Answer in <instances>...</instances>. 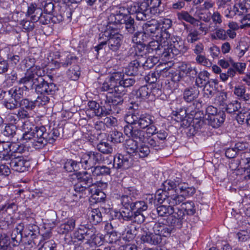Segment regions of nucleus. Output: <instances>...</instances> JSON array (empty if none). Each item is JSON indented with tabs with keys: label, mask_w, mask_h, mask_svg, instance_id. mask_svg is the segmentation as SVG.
<instances>
[{
	"label": "nucleus",
	"mask_w": 250,
	"mask_h": 250,
	"mask_svg": "<svg viewBox=\"0 0 250 250\" xmlns=\"http://www.w3.org/2000/svg\"><path fill=\"white\" fill-rule=\"evenodd\" d=\"M139 7L137 1L129 5L126 3L120 4L117 9L108 16L107 24L119 27L124 24L127 33H134L136 30L135 21L131 15L136 14V18L138 21H145L146 19L144 14L140 12Z\"/></svg>",
	"instance_id": "f03ea898"
},
{
	"label": "nucleus",
	"mask_w": 250,
	"mask_h": 250,
	"mask_svg": "<svg viewBox=\"0 0 250 250\" xmlns=\"http://www.w3.org/2000/svg\"><path fill=\"white\" fill-rule=\"evenodd\" d=\"M240 163L244 165V172L245 178L250 179V153L248 152H244L241 156Z\"/></svg>",
	"instance_id": "79ce46f5"
},
{
	"label": "nucleus",
	"mask_w": 250,
	"mask_h": 250,
	"mask_svg": "<svg viewBox=\"0 0 250 250\" xmlns=\"http://www.w3.org/2000/svg\"><path fill=\"white\" fill-rule=\"evenodd\" d=\"M199 94V90L196 87H192L185 89L184 98L187 102H191L197 99Z\"/></svg>",
	"instance_id": "58836bf2"
},
{
	"label": "nucleus",
	"mask_w": 250,
	"mask_h": 250,
	"mask_svg": "<svg viewBox=\"0 0 250 250\" xmlns=\"http://www.w3.org/2000/svg\"><path fill=\"white\" fill-rule=\"evenodd\" d=\"M111 173V169L105 166L95 167L92 170V176L97 181V185H102L104 182L103 181V178L107 175H109Z\"/></svg>",
	"instance_id": "5701e85b"
},
{
	"label": "nucleus",
	"mask_w": 250,
	"mask_h": 250,
	"mask_svg": "<svg viewBox=\"0 0 250 250\" xmlns=\"http://www.w3.org/2000/svg\"><path fill=\"white\" fill-rule=\"evenodd\" d=\"M89 220L93 225H97L102 221V213L99 208L92 209L89 214Z\"/></svg>",
	"instance_id": "09e8293b"
},
{
	"label": "nucleus",
	"mask_w": 250,
	"mask_h": 250,
	"mask_svg": "<svg viewBox=\"0 0 250 250\" xmlns=\"http://www.w3.org/2000/svg\"><path fill=\"white\" fill-rule=\"evenodd\" d=\"M104 230L106 233L104 235V239L102 241V245L104 241L110 243H116L120 240V234L113 230V228L111 224L106 223L104 226Z\"/></svg>",
	"instance_id": "393cba45"
},
{
	"label": "nucleus",
	"mask_w": 250,
	"mask_h": 250,
	"mask_svg": "<svg viewBox=\"0 0 250 250\" xmlns=\"http://www.w3.org/2000/svg\"><path fill=\"white\" fill-rule=\"evenodd\" d=\"M9 144H16V143L7 142L3 144V150L0 151V163L6 162V163H7V162H9L10 160L11 153L9 149V146H10Z\"/></svg>",
	"instance_id": "a19ab883"
},
{
	"label": "nucleus",
	"mask_w": 250,
	"mask_h": 250,
	"mask_svg": "<svg viewBox=\"0 0 250 250\" xmlns=\"http://www.w3.org/2000/svg\"><path fill=\"white\" fill-rule=\"evenodd\" d=\"M148 206L146 202L142 200L136 201V200L134 201L132 207L134 212H143L146 210Z\"/></svg>",
	"instance_id": "0e129e2a"
},
{
	"label": "nucleus",
	"mask_w": 250,
	"mask_h": 250,
	"mask_svg": "<svg viewBox=\"0 0 250 250\" xmlns=\"http://www.w3.org/2000/svg\"><path fill=\"white\" fill-rule=\"evenodd\" d=\"M183 47L184 42L181 38L178 36L173 37V55H178Z\"/></svg>",
	"instance_id": "5fc2aeb1"
},
{
	"label": "nucleus",
	"mask_w": 250,
	"mask_h": 250,
	"mask_svg": "<svg viewBox=\"0 0 250 250\" xmlns=\"http://www.w3.org/2000/svg\"><path fill=\"white\" fill-rule=\"evenodd\" d=\"M225 114L223 111H219L216 115L208 118L209 123L214 128H217L224 123Z\"/></svg>",
	"instance_id": "4c0bfd02"
},
{
	"label": "nucleus",
	"mask_w": 250,
	"mask_h": 250,
	"mask_svg": "<svg viewBox=\"0 0 250 250\" xmlns=\"http://www.w3.org/2000/svg\"><path fill=\"white\" fill-rule=\"evenodd\" d=\"M128 139H126L125 144H124L125 148V153L132 154L133 156L137 150L139 144L137 140L139 139L134 138L133 137H129Z\"/></svg>",
	"instance_id": "2f4dec72"
},
{
	"label": "nucleus",
	"mask_w": 250,
	"mask_h": 250,
	"mask_svg": "<svg viewBox=\"0 0 250 250\" xmlns=\"http://www.w3.org/2000/svg\"><path fill=\"white\" fill-rule=\"evenodd\" d=\"M35 65V59L29 57L25 58L21 62V67L26 71L30 73L33 72L32 69Z\"/></svg>",
	"instance_id": "338daca9"
},
{
	"label": "nucleus",
	"mask_w": 250,
	"mask_h": 250,
	"mask_svg": "<svg viewBox=\"0 0 250 250\" xmlns=\"http://www.w3.org/2000/svg\"><path fill=\"white\" fill-rule=\"evenodd\" d=\"M17 127L12 124H6L1 132L5 136L12 138L16 134Z\"/></svg>",
	"instance_id": "680f3d73"
},
{
	"label": "nucleus",
	"mask_w": 250,
	"mask_h": 250,
	"mask_svg": "<svg viewBox=\"0 0 250 250\" xmlns=\"http://www.w3.org/2000/svg\"><path fill=\"white\" fill-rule=\"evenodd\" d=\"M159 36L160 35H157L156 37L151 38L152 41L149 42L147 47L148 52L153 53L155 51L156 54L161 57L162 60H168L170 53H172V41L158 38Z\"/></svg>",
	"instance_id": "1a4fd4ad"
},
{
	"label": "nucleus",
	"mask_w": 250,
	"mask_h": 250,
	"mask_svg": "<svg viewBox=\"0 0 250 250\" xmlns=\"http://www.w3.org/2000/svg\"><path fill=\"white\" fill-rule=\"evenodd\" d=\"M76 222V217L72 216L67 218L58 228V232L60 234H67L71 232L75 228Z\"/></svg>",
	"instance_id": "c85d7f7f"
},
{
	"label": "nucleus",
	"mask_w": 250,
	"mask_h": 250,
	"mask_svg": "<svg viewBox=\"0 0 250 250\" xmlns=\"http://www.w3.org/2000/svg\"><path fill=\"white\" fill-rule=\"evenodd\" d=\"M186 188L184 189V191H182V195H178L176 197L173 199V204L174 201H176L177 199H178L179 203H181L184 202L185 199V197L188 196H191L193 195L195 192V189L193 187H188L187 185L186 184Z\"/></svg>",
	"instance_id": "603ef678"
},
{
	"label": "nucleus",
	"mask_w": 250,
	"mask_h": 250,
	"mask_svg": "<svg viewBox=\"0 0 250 250\" xmlns=\"http://www.w3.org/2000/svg\"><path fill=\"white\" fill-rule=\"evenodd\" d=\"M167 136V132L164 130H160L159 132H156V136H153L149 139L148 143L155 150H161L163 148L164 145L163 143L160 142V141L165 140Z\"/></svg>",
	"instance_id": "b1692460"
},
{
	"label": "nucleus",
	"mask_w": 250,
	"mask_h": 250,
	"mask_svg": "<svg viewBox=\"0 0 250 250\" xmlns=\"http://www.w3.org/2000/svg\"><path fill=\"white\" fill-rule=\"evenodd\" d=\"M63 170L67 172H77L82 167L81 161H77L72 159H66L62 163Z\"/></svg>",
	"instance_id": "c756f323"
},
{
	"label": "nucleus",
	"mask_w": 250,
	"mask_h": 250,
	"mask_svg": "<svg viewBox=\"0 0 250 250\" xmlns=\"http://www.w3.org/2000/svg\"><path fill=\"white\" fill-rule=\"evenodd\" d=\"M38 94L39 95L34 100L36 106L41 107L46 105L49 101V97L44 93Z\"/></svg>",
	"instance_id": "774afa93"
},
{
	"label": "nucleus",
	"mask_w": 250,
	"mask_h": 250,
	"mask_svg": "<svg viewBox=\"0 0 250 250\" xmlns=\"http://www.w3.org/2000/svg\"><path fill=\"white\" fill-rule=\"evenodd\" d=\"M140 12L145 16V21L147 20L146 13L148 10L153 15H159L161 13L159 8L161 4V0H137Z\"/></svg>",
	"instance_id": "dca6fc26"
},
{
	"label": "nucleus",
	"mask_w": 250,
	"mask_h": 250,
	"mask_svg": "<svg viewBox=\"0 0 250 250\" xmlns=\"http://www.w3.org/2000/svg\"><path fill=\"white\" fill-rule=\"evenodd\" d=\"M108 139H103L97 145V149L103 154H110L113 151L111 146L107 143Z\"/></svg>",
	"instance_id": "8fccbe9b"
},
{
	"label": "nucleus",
	"mask_w": 250,
	"mask_h": 250,
	"mask_svg": "<svg viewBox=\"0 0 250 250\" xmlns=\"http://www.w3.org/2000/svg\"><path fill=\"white\" fill-rule=\"evenodd\" d=\"M125 75L122 72H114L112 73L110 76V80L118 88L123 89V87L121 86V83L124 79Z\"/></svg>",
	"instance_id": "3c124183"
},
{
	"label": "nucleus",
	"mask_w": 250,
	"mask_h": 250,
	"mask_svg": "<svg viewBox=\"0 0 250 250\" xmlns=\"http://www.w3.org/2000/svg\"><path fill=\"white\" fill-rule=\"evenodd\" d=\"M212 40H226L228 38L226 31L221 28H216L215 32L210 35Z\"/></svg>",
	"instance_id": "69168bd1"
},
{
	"label": "nucleus",
	"mask_w": 250,
	"mask_h": 250,
	"mask_svg": "<svg viewBox=\"0 0 250 250\" xmlns=\"http://www.w3.org/2000/svg\"><path fill=\"white\" fill-rule=\"evenodd\" d=\"M125 209L122 211H114L113 216L115 217V219H117L119 220L123 219L125 221H132L134 214L133 210L132 208Z\"/></svg>",
	"instance_id": "f704fd0d"
},
{
	"label": "nucleus",
	"mask_w": 250,
	"mask_h": 250,
	"mask_svg": "<svg viewBox=\"0 0 250 250\" xmlns=\"http://www.w3.org/2000/svg\"><path fill=\"white\" fill-rule=\"evenodd\" d=\"M134 157L126 153L118 154L114 157L113 165L117 169H127L133 166Z\"/></svg>",
	"instance_id": "6ab92c4d"
},
{
	"label": "nucleus",
	"mask_w": 250,
	"mask_h": 250,
	"mask_svg": "<svg viewBox=\"0 0 250 250\" xmlns=\"http://www.w3.org/2000/svg\"><path fill=\"white\" fill-rule=\"evenodd\" d=\"M234 94L240 100H242L247 104L250 105V88L247 90L246 87L242 85L235 86L233 90Z\"/></svg>",
	"instance_id": "bb28decb"
},
{
	"label": "nucleus",
	"mask_w": 250,
	"mask_h": 250,
	"mask_svg": "<svg viewBox=\"0 0 250 250\" xmlns=\"http://www.w3.org/2000/svg\"><path fill=\"white\" fill-rule=\"evenodd\" d=\"M137 226L134 223H129L123 231L124 238L128 242L132 240L137 235Z\"/></svg>",
	"instance_id": "473e14b6"
},
{
	"label": "nucleus",
	"mask_w": 250,
	"mask_h": 250,
	"mask_svg": "<svg viewBox=\"0 0 250 250\" xmlns=\"http://www.w3.org/2000/svg\"><path fill=\"white\" fill-rule=\"evenodd\" d=\"M23 131L20 141L33 140L32 146L35 149L43 148L48 143L53 144L60 136V130L58 128H53L47 131L44 125H35L29 121L23 122L21 126Z\"/></svg>",
	"instance_id": "f257e3e1"
},
{
	"label": "nucleus",
	"mask_w": 250,
	"mask_h": 250,
	"mask_svg": "<svg viewBox=\"0 0 250 250\" xmlns=\"http://www.w3.org/2000/svg\"><path fill=\"white\" fill-rule=\"evenodd\" d=\"M163 188L158 189L154 195H151L148 200L150 204L158 206L163 203L169 204L172 199V197L169 194L168 191L172 189V183L170 180L168 182L165 181L163 183Z\"/></svg>",
	"instance_id": "4468645a"
},
{
	"label": "nucleus",
	"mask_w": 250,
	"mask_h": 250,
	"mask_svg": "<svg viewBox=\"0 0 250 250\" xmlns=\"http://www.w3.org/2000/svg\"><path fill=\"white\" fill-rule=\"evenodd\" d=\"M82 168L89 169L94 168L97 164L103 161L102 155L97 152L89 151L83 154L81 157Z\"/></svg>",
	"instance_id": "2eb2a0df"
},
{
	"label": "nucleus",
	"mask_w": 250,
	"mask_h": 250,
	"mask_svg": "<svg viewBox=\"0 0 250 250\" xmlns=\"http://www.w3.org/2000/svg\"><path fill=\"white\" fill-rule=\"evenodd\" d=\"M159 28H160V36L159 38H162L163 40H168L171 41L172 38H170L171 34L168 30L172 26V21L169 19L160 17L159 20H157Z\"/></svg>",
	"instance_id": "4be33fe9"
},
{
	"label": "nucleus",
	"mask_w": 250,
	"mask_h": 250,
	"mask_svg": "<svg viewBox=\"0 0 250 250\" xmlns=\"http://www.w3.org/2000/svg\"><path fill=\"white\" fill-rule=\"evenodd\" d=\"M178 18L179 20H184L190 23L194 27H198L197 32L200 35H206L208 31L207 25L200 21L199 20L194 18L186 11H182L177 13Z\"/></svg>",
	"instance_id": "f3484780"
},
{
	"label": "nucleus",
	"mask_w": 250,
	"mask_h": 250,
	"mask_svg": "<svg viewBox=\"0 0 250 250\" xmlns=\"http://www.w3.org/2000/svg\"><path fill=\"white\" fill-rule=\"evenodd\" d=\"M26 85L22 87L15 86L7 91L8 97L4 101L5 107L8 109H16L18 104L23 97L24 91L28 90Z\"/></svg>",
	"instance_id": "ddd939ff"
},
{
	"label": "nucleus",
	"mask_w": 250,
	"mask_h": 250,
	"mask_svg": "<svg viewBox=\"0 0 250 250\" xmlns=\"http://www.w3.org/2000/svg\"><path fill=\"white\" fill-rule=\"evenodd\" d=\"M73 237L79 241L86 240L85 247H95L102 245L103 235L97 232L91 224L80 225L73 233Z\"/></svg>",
	"instance_id": "39448f33"
},
{
	"label": "nucleus",
	"mask_w": 250,
	"mask_h": 250,
	"mask_svg": "<svg viewBox=\"0 0 250 250\" xmlns=\"http://www.w3.org/2000/svg\"><path fill=\"white\" fill-rule=\"evenodd\" d=\"M241 108V104L237 100H233L226 104L225 110L228 113H234Z\"/></svg>",
	"instance_id": "4d7b16f0"
},
{
	"label": "nucleus",
	"mask_w": 250,
	"mask_h": 250,
	"mask_svg": "<svg viewBox=\"0 0 250 250\" xmlns=\"http://www.w3.org/2000/svg\"><path fill=\"white\" fill-rule=\"evenodd\" d=\"M209 74L206 71L200 72L196 80V83L198 86L202 87L208 82Z\"/></svg>",
	"instance_id": "13d9d810"
},
{
	"label": "nucleus",
	"mask_w": 250,
	"mask_h": 250,
	"mask_svg": "<svg viewBox=\"0 0 250 250\" xmlns=\"http://www.w3.org/2000/svg\"><path fill=\"white\" fill-rule=\"evenodd\" d=\"M119 27L107 24L105 29L101 32V39L106 40L110 50L117 52L120 48L124 39V36L119 32Z\"/></svg>",
	"instance_id": "6e6552de"
},
{
	"label": "nucleus",
	"mask_w": 250,
	"mask_h": 250,
	"mask_svg": "<svg viewBox=\"0 0 250 250\" xmlns=\"http://www.w3.org/2000/svg\"><path fill=\"white\" fill-rule=\"evenodd\" d=\"M9 144L10 146L9 149L11 154L10 160L7 163L11 168L16 171L23 172L28 170L30 167L29 162L22 154L28 151L29 146L20 143Z\"/></svg>",
	"instance_id": "20e7f679"
},
{
	"label": "nucleus",
	"mask_w": 250,
	"mask_h": 250,
	"mask_svg": "<svg viewBox=\"0 0 250 250\" xmlns=\"http://www.w3.org/2000/svg\"><path fill=\"white\" fill-rule=\"evenodd\" d=\"M165 227L161 233V237H167L170 236L172 231V216L164 218Z\"/></svg>",
	"instance_id": "864d4df0"
},
{
	"label": "nucleus",
	"mask_w": 250,
	"mask_h": 250,
	"mask_svg": "<svg viewBox=\"0 0 250 250\" xmlns=\"http://www.w3.org/2000/svg\"><path fill=\"white\" fill-rule=\"evenodd\" d=\"M51 69H59L61 67L67 68L77 64L78 57L70 52L63 51L51 52L48 56Z\"/></svg>",
	"instance_id": "0eeeda50"
},
{
	"label": "nucleus",
	"mask_w": 250,
	"mask_h": 250,
	"mask_svg": "<svg viewBox=\"0 0 250 250\" xmlns=\"http://www.w3.org/2000/svg\"><path fill=\"white\" fill-rule=\"evenodd\" d=\"M143 32L145 35H146L151 38H154L157 35H160V28L157 20H152L147 21L144 27Z\"/></svg>",
	"instance_id": "a878e982"
},
{
	"label": "nucleus",
	"mask_w": 250,
	"mask_h": 250,
	"mask_svg": "<svg viewBox=\"0 0 250 250\" xmlns=\"http://www.w3.org/2000/svg\"><path fill=\"white\" fill-rule=\"evenodd\" d=\"M171 210H172V206L170 203L168 206L166 205L159 206L157 207L156 209L153 210V211H156L159 216L167 218V217L172 216Z\"/></svg>",
	"instance_id": "a18cd8bd"
},
{
	"label": "nucleus",
	"mask_w": 250,
	"mask_h": 250,
	"mask_svg": "<svg viewBox=\"0 0 250 250\" xmlns=\"http://www.w3.org/2000/svg\"><path fill=\"white\" fill-rule=\"evenodd\" d=\"M2 51L6 54V61L9 64L16 67L19 62L20 58L18 55H15L13 52L10 51L9 48H5L2 50Z\"/></svg>",
	"instance_id": "ea45409f"
},
{
	"label": "nucleus",
	"mask_w": 250,
	"mask_h": 250,
	"mask_svg": "<svg viewBox=\"0 0 250 250\" xmlns=\"http://www.w3.org/2000/svg\"><path fill=\"white\" fill-rule=\"evenodd\" d=\"M81 68L77 64L71 66L66 72L67 77L71 80L77 81L81 74Z\"/></svg>",
	"instance_id": "de8ad7c7"
},
{
	"label": "nucleus",
	"mask_w": 250,
	"mask_h": 250,
	"mask_svg": "<svg viewBox=\"0 0 250 250\" xmlns=\"http://www.w3.org/2000/svg\"><path fill=\"white\" fill-rule=\"evenodd\" d=\"M143 62L140 61L141 66H142L144 69H148L152 68L157 63L158 60L157 57H148L146 58V56L143 58Z\"/></svg>",
	"instance_id": "052dcab7"
},
{
	"label": "nucleus",
	"mask_w": 250,
	"mask_h": 250,
	"mask_svg": "<svg viewBox=\"0 0 250 250\" xmlns=\"http://www.w3.org/2000/svg\"><path fill=\"white\" fill-rule=\"evenodd\" d=\"M141 67L140 62L137 60L131 61L125 68V73L127 75L133 76L138 74L139 70Z\"/></svg>",
	"instance_id": "c9c22d12"
},
{
	"label": "nucleus",
	"mask_w": 250,
	"mask_h": 250,
	"mask_svg": "<svg viewBox=\"0 0 250 250\" xmlns=\"http://www.w3.org/2000/svg\"><path fill=\"white\" fill-rule=\"evenodd\" d=\"M250 5V0H236L233 7L238 15L240 16L247 12V6Z\"/></svg>",
	"instance_id": "e433bc0d"
},
{
	"label": "nucleus",
	"mask_w": 250,
	"mask_h": 250,
	"mask_svg": "<svg viewBox=\"0 0 250 250\" xmlns=\"http://www.w3.org/2000/svg\"><path fill=\"white\" fill-rule=\"evenodd\" d=\"M23 225L19 224L12 231L10 241L8 236L0 235V250H12L13 247L19 245L22 238Z\"/></svg>",
	"instance_id": "f8f14e48"
},
{
	"label": "nucleus",
	"mask_w": 250,
	"mask_h": 250,
	"mask_svg": "<svg viewBox=\"0 0 250 250\" xmlns=\"http://www.w3.org/2000/svg\"><path fill=\"white\" fill-rule=\"evenodd\" d=\"M162 84H152L151 87L149 88V101H150V102L154 101L162 95Z\"/></svg>",
	"instance_id": "c03bdc74"
},
{
	"label": "nucleus",
	"mask_w": 250,
	"mask_h": 250,
	"mask_svg": "<svg viewBox=\"0 0 250 250\" xmlns=\"http://www.w3.org/2000/svg\"><path fill=\"white\" fill-rule=\"evenodd\" d=\"M124 120L126 123L124 127L125 134L128 137L139 139L140 142H143L145 139V132L133 125L137 124L138 126L144 129L153 121L149 114L143 113L138 110L127 114L125 116Z\"/></svg>",
	"instance_id": "7ed1b4c3"
},
{
	"label": "nucleus",
	"mask_w": 250,
	"mask_h": 250,
	"mask_svg": "<svg viewBox=\"0 0 250 250\" xmlns=\"http://www.w3.org/2000/svg\"><path fill=\"white\" fill-rule=\"evenodd\" d=\"M173 115L175 116L174 120L177 123H180L181 126H188L189 125V122L186 119V110L184 108H180L178 111H176Z\"/></svg>",
	"instance_id": "72a5a7b5"
},
{
	"label": "nucleus",
	"mask_w": 250,
	"mask_h": 250,
	"mask_svg": "<svg viewBox=\"0 0 250 250\" xmlns=\"http://www.w3.org/2000/svg\"><path fill=\"white\" fill-rule=\"evenodd\" d=\"M75 175L78 180L76 184H80L82 186L91 187L93 185L96 184L93 183V177L87 171H78L75 173Z\"/></svg>",
	"instance_id": "cd10ccee"
},
{
	"label": "nucleus",
	"mask_w": 250,
	"mask_h": 250,
	"mask_svg": "<svg viewBox=\"0 0 250 250\" xmlns=\"http://www.w3.org/2000/svg\"><path fill=\"white\" fill-rule=\"evenodd\" d=\"M74 189L79 194L80 198L90 195L89 200L91 205L104 203L105 201L106 195L99 185L95 184L91 187H86L82 186L80 184H75Z\"/></svg>",
	"instance_id": "423d86ee"
},
{
	"label": "nucleus",
	"mask_w": 250,
	"mask_h": 250,
	"mask_svg": "<svg viewBox=\"0 0 250 250\" xmlns=\"http://www.w3.org/2000/svg\"><path fill=\"white\" fill-rule=\"evenodd\" d=\"M135 96L136 99H139L140 101L147 100V102H150L149 101V88L147 85L141 86L135 92Z\"/></svg>",
	"instance_id": "37998d69"
},
{
	"label": "nucleus",
	"mask_w": 250,
	"mask_h": 250,
	"mask_svg": "<svg viewBox=\"0 0 250 250\" xmlns=\"http://www.w3.org/2000/svg\"><path fill=\"white\" fill-rule=\"evenodd\" d=\"M37 93H44L47 95H52L58 90L57 85L53 83H48L42 77L38 80V83L35 86Z\"/></svg>",
	"instance_id": "aec40b11"
},
{
	"label": "nucleus",
	"mask_w": 250,
	"mask_h": 250,
	"mask_svg": "<svg viewBox=\"0 0 250 250\" xmlns=\"http://www.w3.org/2000/svg\"><path fill=\"white\" fill-rule=\"evenodd\" d=\"M139 194V190L134 187H121L118 192L114 193L113 197L118 199L124 209L132 208L133 204Z\"/></svg>",
	"instance_id": "9b49d317"
},
{
	"label": "nucleus",
	"mask_w": 250,
	"mask_h": 250,
	"mask_svg": "<svg viewBox=\"0 0 250 250\" xmlns=\"http://www.w3.org/2000/svg\"><path fill=\"white\" fill-rule=\"evenodd\" d=\"M19 104L20 107L29 112L33 110L36 106L35 101L30 100L28 98L22 99Z\"/></svg>",
	"instance_id": "e2e57ef3"
},
{
	"label": "nucleus",
	"mask_w": 250,
	"mask_h": 250,
	"mask_svg": "<svg viewBox=\"0 0 250 250\" xmlns=\"http://www.w3.org/2000/svg\"><path fill=\"white\" fill-rule=\"evenodd\" d=\"M150 152V150L148 145L142 142L139 145L134 156L140 158H144L147 157Z\"/></svg>",
	"instance_id": "49530a36"
},
{
	"label": "nucleus",
	"mask_w": 250,
	"mask_h": 250,
	"mask_svg": "<svg viewBox=\"0 0 250 250\" xmlns=\"http://www.w3.org/2000/svg\"><path fill=\"white\" fill-rule=\"evenodd\" d=\"M141 239L144 243L153 245H160V247H165L161 245L162 238L156 233H146L141 236Z\"/></svg>",
	"instance_id": "7c9ffc66"
},
{
	"label": "nucleus",
	"mask_w": 250,
	"mask_h": 250,
	"mask_svg": "<svg viewBox=\"0 0 250 250\" xmlns=\"http://www.w3.org/2000/svg\"><path fill=\"white\" fill-rule=\"evenodd\" d=\"M160 76L163 84L164 93L166 95L172 94V65H168L160 72Z\"/></svg>",
	"instance_id": "a211bd4d"
},
{
	"label": "nucleus",
	"mask_w": 250,
	"mask_h": 250,
	"mask_svg": "<svg viewBox=\"0 0 250 250\" xmlns=\"http://www.w3.org/2000/svg\"><path fill=\"white\" fill-rule=\"evenodd\" d=\"M108 140L113 143H120L124 142L125 138L121 132L116 130L112 131L108 136Z\"/></svg>",
	"instance_id": "bf43d9fd"
},
{
	"label": "nucleus",
	"mask_w": 250,
	"mask_h": 250,
	"mask_svg": "<svg viewBox=\"0 0 250 250\" xmlns=\"http://www.w3.org/2000/svg\"><path fill=\"white\" fill-rule=\"evenodd\" d=\"M126 91L125 89L117 88L113 91L109 92L106 96V100L104 103L105 108L109 112L110 115H116L121 111L120 107L124 102L123 96L125 95Z\"/></svg>",
	"instance_id": "9d476101"
},
{
	"label": "nucleus",
	"mask_w": 250,
	"mask_h": 250,
	"mask_svg": "<svg viewBox=\"0 0 250 250\" xmlns=\"http://www.w3.org/2000/svg\"><path fill=\"white\" fill-rule=\"evenodd\" d=\"M87 106L86 112L91 113L92 116L103 117L110 115L108 111L105 109L106 107H104V103L101 102L100 105L95 101H90L88 102Z\"/></svg>",
	"instance_id": "412c9836"
},
{
	"label": "nucleus",
	"mask_w": 250,
	"mask_h": 250,
	"mask_svg": "<svg viewBox=\"0 0 250 250\" xmlns=\"http://www.w3.org/2000/svg\"><path fill=\"white\" fill-rule=\"evenodd\" d=\"M177 180H175L174 182L173 183V190H174L175 195L173 194V199L178 195H182L184 188H186V184L182 183L181 179L176 178Z\"/></svg>",
	"instance_id": "6e6d98bb"
}]
</instances>
